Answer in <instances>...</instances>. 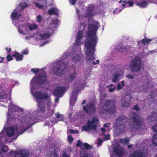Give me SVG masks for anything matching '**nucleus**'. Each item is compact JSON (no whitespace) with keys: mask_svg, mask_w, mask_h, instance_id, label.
<instances>
[{"mask_svg":"<svg viewBox=\"0 0 157 157\" xmlns=\"http://www.w3.org/2000/svg\"><path fill=\"white\" fill-rule=\"evenodd\" d=\"M31 71L34 73H37L38 72L41 71V74L35 77L30 82L31 91L32 94L34 97L37 102V105L40 112H43L45 109L44 105L42 102L41 99H45L48 101L47 104L48 109V114L50 116H52L54 113V109H51L49 106L51 105L50 102V98L49 95L45 93H42L41 91H37L34 92L33 90L36 89L39 85L43 84L46 81V75L45 72L42 70H39L37 68H32Z\"/></svg>","mask_w":157,"mask_h":157,"instance_id":"f257e3e1","label":"nucleus"},{"mask_svg":"<svg viewBox=\"0 0 157 157\" xmlns=\"http://www.w3.org/2000/svg\"><path fill=\"white\" fill-rule=\"evenodd\" d=\"M99 27L98 23L95 21H94L92 24L89 25V30L86 36L87 39L85 42L84 49L88 60L91 61L95 59V46L97 42L96 33Z\"/></svg>","mask_w":157,"mask_h":157,"instance_id":"f03ea898","label":"nucleus"},{"mask_svg":"<svg viewBox=\"0 0 157 157\" xmlns=\"http://www.w3.org/2000/svg\"><path fill=\"white\" fill-rule=\"evenodd\" d=\"M83 37V33L79 31L77 33L76 40L75 41V46L74 49V52L72 54L71 57L72 60L75 62H79L81 59V48L79 46L81 43V39Z\"/></svg>","mask_w":157,"mask_h":157,"instance_id":"7ed1b4c3","label":"nucleus"},{"mask_svg":"<svg viewBox=\"0 0 157 157\" xmlns=\"http://www.w3.org/2000/svg\"><path fill=\"white\" fill-rule=\"evenodd\" d=\"M51 21V23L49 27L50 29H48L45 31L44 33L39 34L41 39H45L49 38L52 34L54 28L59 23V21L57 19H52Z\"/></svg>","mask_w":157,"mask_h":157,"instance_id":"20e7f679","label":"nucleus"},{"mask_svg":"<svg viewBox=\"0 0 157 157\" xmlns=\"http://www.w3.org/2000/svg\"><path fill=\"white\" fill-rule=\"evenodd\" d=\"M100 111L103 113H108L109 114L114 113L116 111L114 102L109 100H107L102 107L100 109Z\"/></svg>","mask_w":157,"mask_h":157,"instance_id":"39448f33","label":"nucleus"},{"mask_svg":"<svg viewBox=\"0 0 157 157\" xmlns=\"http://www.w3.org/2000/svg\"><path fill=\"white\" fill-rule=\"evenodd\" d=\"M98 121L97 117H94L92 121H88L83 127V130L88 132H96L97 131V124Z\"/></svg>","mask_w":157,"mask_h":157,"instance_id":"423d86ee","label":"nucleus"},{"mask_svg":"<svg viewBox=\"0 0 157 157\" xmlns=\"http://www.w3.org/2000/svg\"><path fill=\"white\" fill-rule=\"evenodd\" d=\"M18 128L17 127L14 128L13 127H11L8 128L6 130L3 129L2 132L0 133V137L1 136V135H2L5 131V132L9 137L12 136L16 132V131H18ZM8 147L6 146H3L2 147H0V153L2 151L6 153V150L7 149Z\"/></svg>","mask_w":157,"mask_h":157,"instance_id":"0eeeda50","label":"nucleus"},{"mask_svg":"<svg viewBox=\"0 0 157 157\" xmlns=\"http://www.w3.org/2000/svg\"><path fill=\"white\" fill-rule=\"evenodd\" d=\"M56 66L53 69L54 73L57 75L60 76L64 74L67 66L62 61L57 62Z\"/></svg>","mask_w":157,"mask_h":157,"instance_id":"6e6552de","label":"nucleus"},{"mask_svg":"<svg viewBox=\"0 0 157 157\" xmlns=\"http://www.w3.org/2000/svg\"><path fill=\"white\" fill-rule=\"evenodd\" d=\"M142 67L141 59L139 57H136L131 62L130 68L133 72H138L140 71Z\"/></svg>","mask_w":157,"mask_h":157,"instance_id":"1a4fd4ad","label":"nucleus"},{"mask_svg":"<svg viewBox=\"0 0 157 157\" xmlns=\"http://www.w3.org/2000/svg\"><path fill=\"white\" fill-rule=\"evenodd\" d=\"M9 157H30L29 152L26 149L19 150L15 151H11L7 154Z\"/></svg>","mask_w":157,"mask_h":157,"instance_id":"9d476101","label":"nucleus"},{"mask_svg":"<svg viewBox=\"0 0 157 157\" xmlns=\"http://www.w3.org/2000/svg\"><path fill=\"white\" fill-rule=\"evenodd\" d=\"M126 121V118L124 116H121L118 117L116 121V125L117 129L121 133L124 128Z\"/></svg>","mask_w":157,"mask_h":157,"instance_id":"9b49d317","label":"nucleus"},{"mask_svg":"<svg viewBox=\"0 0 157 157\" xmlns=\"http://www.w3.org/2000/svg\"><path fill=\"white\" fill-rule=\"evenodd\" d=\"M133 121L134 122V128L136 129H141L144 127V123L140 119V117L135 113H132Z\"/></svg>","mask_w":157,"mask_h":157,"instance_id":"f8f14e48","label":"nucleus"},{"mask_svg":"<svg viewBox=\"0 0 157 157\" xmlns=\"http://www.w3.org/2000/svg\"><path fill=\"white\" fill-rule=\"evenodd\" d=\"M123 71L121 69H118L115 70L114 73L112 74L111 78L112 81L114 83L119 81L123 78Z\"/></svg>","mask_w":157,"mask_h":157,"instance_id":"ddd939ff","label":"nucleus"},{"mask_svg":"<svg viewBox=\"0 0 157 157\" xmlns=\"http://www.w3.org/2000/svg\"><path fill=\"white\" fill-rule=\"evenodd\" d=\"M27 6V4L25 3H21L18 7L15 9L11 14V17L13 20H16L17 19L18 17L21 16V13H19L17 10H21Z\"/></svg>","mask_w":157,"mask_h":157,"instance_id":"4468645a","label":"nucleus"},{"mask_svg":"<svg viewBox=\"0 0 157 157\" xmlns=\"http://www.w3.org/2000/svg\"><path fill=\"white\" fill-rule=\"evenodd\" d=\"M65 90V88L64 87L61 86L58 87L56 88L53 93L54 95L57 97L55 99V103L58 101L59 98L58 97H61Z\"/></svg>","mask_w":157,"mask_h":157,"instance_id":"2eb2a0df","label":"nucleus"},{"mask_svg":"<svg viewBox=\"0 0 157 157\" xmlns=\"http://www.w3.org/2000/svg\"><path fill=\"white\" fill-rule=\"evenodd\" d=\"M83 109L87 113L89 114L94 113L95 111V107L91 103H90L89 105L86 103L83 105Z\"/></svg>","mask_w":157,"mask_h":157,"instance_id":"dca6fc26","label":"nucleus"},{"mask_svg":"<svg viewBox=\"0 0 157 157\" xmlns=\"http://www.w3.org/2000/svg\"><path fill=\"white\" fill-rule=\"evenodd\" d=\"M132 98L129 96H126L122 99L121 105L123 107H126L130 105Z\"/></svg>","mask_w":157,"mask_h":157,"instance_id":"f3484780","label":"nucleus"},{"mask_svg":"<svg viewBox=\"0 0 157 157\" xmlns=\"http://www.w3.org/2000/svg\"><path fill=\"white\" fill-rule=\"evenodd\" d=\"M144 84L142 85L139 86L137 87L136 89V91L140 92H145L147 91V90L149 88L148 85V82L145 81V82H144Z\"/></svg>","mask_w":157,"mask_h":157,"instance_id":"a211bd4d","label":"nucleus"},{"mask_svg":"<svg viewBox=\"0 0 157 157\" xmlns=\"http://www.w3.org/2000/svg\"><path fill=\"white\" fill-rule=\"evenodd\" d=\"M8 110L9 113L7 114V116L8 118L9 119L11 116V114H10V111L12 112H18L20 110V109L11 102L9 106Z\"/></svg>","mask_w":157,"mask_h":157,"instance_id":"6ab92c4d","label":"nucleus"},{"mask_svg":"<svg viewBox=\"0 0 157 157\" xmlns=\"http://www.w3.org/2000/svg\"><path fill=\"white\" fill-rule=\"evenodd\" d=\"M113 149L117 155L119 156H122L123 155L124 151V149L123 147H121L120 145L114 146Z\"/></svg>","mask_w":157,"mask_h":157,"instance_id":"aec40b11","label":"nucleus"},{"mask_svg":"<svg viewBox=\"0 0 157 157\" xmlns=\"http://www.w3.org/2000/svg\"><path fill=\"white\" fill-rule=\"evenodd\" d=\"M33 120L31 117H26L25 118L22 120L21 123L22 124H28V125L30 124L29 125L26 126L27 128H26L27 129L29 128L30 126L34 124V123L33 122Z\"/></svg>","mask_w":157,"mask_h":157,"instance_id":"412c9836","label":"nucleus"},{"mask_svg":"<svg viewBox=\"0 0 157 157\" xmlns=\"http://www.w3.org/2000/svg\"><path fill=\"white\" fill-rule=\"evenodd\" d=\"M35 5L38 8H43L47 6L46 0H39L38 2L35 3Z\"/></svg>","mask_w":157,"mask_h":157,"instance_id":"4be33fe9","label":"nucleus"},{"mask_svg":"<svg viewBox=\"0 0 157 157\" xmlns=\"http://www.w3.org/2000/svg\"><path fill=\"white\" fill-rule=\"evenodd\" d=\"M77 71L75 70H74L73 72L71 73L66 79V81L68 82H71L73 81L77 75Z\"/></svg>","mask_w":157,"mask_h":157,"instance_id":"5701e85b","label":"nucleus"},{"mask_svg":"<svg viewBox=\"0 0 157 157\" xmlns=\"http://www.w3.org/2000/svg\"><path fill=\"white\" fill-rule=\"evenodd\" d=\"M18 29L19 32L22 35H25L28 33L27 29L23 25H19Z\"/></svg>","mask_w":157,"mask_h":157,"instance_id":"b1692460","label":"nucleus"},{"mask_svg":"<svg viewBox=\"0 0 157 157\" xmlns=\"http://www.w3.org/2000/svg\"><path fill=\"white\" fill-rule=\"evenodd\" d=\"M147 120L149 121H153V123L157 122V113H151L148 117Z\"/></svg>","mask_w":157,"mask_h":157,"instance_id":"393cba45","label":"nucleus"},{"mask_svg":"<svg viewBox=\"0 0 157 157\" xmlns=\"http://www.w3.org/2000/svg\"><path fill=\"white\" fill-rule=\"evenodd\" d=\"M77 94V92H74L73 93L70 101V104L71 105H72L76 102L77 98L76 97Z\"/></svg>","mask_w":157,"mask_h":157,"instance_id":"a878e982","label":"nucleus"},{"mask_svg":"<svg viewBox=\"0 0 157 157\" xmlns=\"http://www.w3.org/2000/svg\"><path fill=\"white\" fill-rule=\"evenodd\" d=\"M59 10L56 8H52L49 10L48 12V14H54L57 15H59Z\"/></svg>","mask_w":157,"mask_h":157,"instance_id":"bb28decb","label":"nucleus"},{"mask_svg":"<svg viewBox=\"0 0 157 157\" xmlns=\"http://www.w3.org/2000/svg\"><path fill=\"white\" fill-rule=\"evenodd\" d=\"M12 56L16 57V60L17 61H21L23 59V55H20L19 53L17 52H15V54L12 55Z\"/></svg>","mask_w":157,"mask_h":157,"instance_id":"cd10ccee","label":"nucleus"},{"mask_svg":"<svg viewBox=\"0 0 157 157\" xmlns=\"http://www.w3.org/2000/svg\"><path fill=\"white\" fill-rule=\"evenodd\" d=\"M27 26L29 29L31 31L36 29H37L38 26L36 24H28Z\"/></svg>","mask_w":157,"mask_h":157,"instance_id":"c85d7f7f","label":"nucleus"},{"mask_svg":"<svg viewBox=\"0 0 157 157\" xmlns=\"http://www.w3.org/2000/svg\"><path fill=\"white\" fill-rule=\"evenodd\" d=\"M83 150L82 149L80 151L81 157H93L92 155L89 153H87L84 151H83Z\"/></svg>","mask_w":157,"mask_h":157,"instance_id":"c756f323","label":"nucleus"},{"mask_svg":"<svg viewBox=\"0 0 157 157\" xmlns=\"http://www.w3.org/2000/svg\"><path fill=\"white\" fill-rule=\"evenodd\" d=\"M125 86L124 81V80H122L121 82L118 83L116 89L118 90H120L122 89L123 86Z\"/></svg>","mask_w":157,"mask_h":157,"instance_id":"7c9ffc66","label":"nucleus"},{"mask_svg":"<svg viewBox=\"0 0 157 157\" xmlns=\"http://www.w3.org/2000/svg\"><path fill=\"white\" fill-rule=\"evenodd\" d=\"M6 98L7 95L6 94L3 92L0 95V101L5 102Z\"/></svg>","mask_w":157,"mask_h":157,"instance_id":"2f4dec72","label":"nucleus"},{"mask_svg":"<svg viewBox=\"0 0 157 157\" xmlns=\"http://www.w3.org/2000/svg\"><path fill=\"white\" fill-rule=\"evenodd\" d=\"M151 40V39H144L138 42V44H140V43H142L144 45H145L148 43Z\"/></svg>","mask_w":157,"mask_h":157,"instance_id":"473e14b6","label":"nucleus"},{"mask_svg":"<svg viewBox=\"0 0 157 157\" xmlns=\"http://www.w3.org/2000/svg\"><path fill=\"white\" fill-rule=\"evenodd\" d=\"M136 4L140 6L141 8L145 7L147 6V4L146 2H142L140 3L137 2Z\"/></svg>","mask_w":157,"mask_h":157,"instance_id":"72a5a7b5","label":"nucleus"},{"mask_svg":"<svg viewBox=\"0 0 157 157\" xmlns=\"http://www.w3.org/2000/svg\"><path fill=\"white\" fill-rule=\"evenodd\" d=\"M152 143L155 146H157V133L153 136Z\"/></svg>","mask_w":157,"mask_h":157,"instance_id":"f704fd0d","label":"nucleus"},{"mask_svg":"<svg viewBox=\"0 0 157 157\" xmlns=\"http://www.w3.org/2000/svg\"><path fill=\"white\" fill-rule=\"evenodd\" d=\"M131 157H142L140 152H136L131 155Z\"/></svg>","mask_w":157,"mask_h":157,"instance_id":"c9c22d12","label":"nucleus"},{"mask_svg":"<svg viewBox=\"0 0 157 157\" xmlns=\"http://www.w3.org/2000/svg\"><path fill=\"white\" fill-rule=\"evenodd\" d=\"M104 128H101V131L102 132V134L103 135H105V132L107 131V130H109V128L108 126L106 124H104Z\"/></svg>","mask_w":157,"mask_h":157,"instance_id":"e433bc0d","label":"nucleus"},{"mask_svg":"<svg viewBox=\"0 0 157 157\" xmlns=\"http://www.w3.org/2000/svg\"><path fill=\"white\" fill-rule=\"evenodd\" d=\"M23 127H24V126H22L21 127V129L19 130V131H18L20 128H18V126H17L16 127L17 128H18V131H16V132H15V133H16L17 132V133H16V134H17V133L19 134H22V133H23L27 129V128H24Z\"/></svg>","mask_w":157,"mask_h":157,"instance_id":"4c0bfd02","label":"nucleus"},{"mask_svg":"<svg viewBox=\"0 0 157 157\" xmlns=\"http://www.w3.org/2000/svg\"><path fill=\"white\" fill-rule=\"evenodd\" d=\"M129 139L128 138H126L121 139V143L122 144L125 145L128 144Z\"/></svg>","mask_w":157,"mask_h":157,"instance_id":"58836bf2","label":"nucleus"},{"mask_svg":"<svg viewBox=\"0 0 157 157\" xmlns=\"http://www.w3.org/2000/svg\"><path fill=\"white\" fill-rule=\"evenodd\" d=\"M83 146L86 149H92V146L89 145L88 143H85L83 144Z\"/></svg>","mask_w":157,"mask_h":157,"instance_id":"ea45409f","label":"nucleus"},{"mask_svg":"<svg viewBox=\"0 0 157 157\" xmlns=\"http://www.w3.org/2000/svg\"><path fill=\"white\" fill-rule=\"evenodd\" d=\"M43 20L42 16L40 15H38L36 17V21L37 22H40Z\"/></svg>","mask_w":157,"mask_h":157,"instance_id":"a19ab883","label":"nucleus"},{"mask_svg":"<svg viewBox=\"0 0 157 157\" xmlns=\"http://www.w3.org/2000/svg\"><path fill=\"white\" fill-rule=\"evenodd\" d=\"M56 117L59 119V121H62L63 120V116L62 114H60L59 113H57L56 114Z\"/></svg>","mask_w":157,"mask_h":157,"instance_id":"79ce46f5","label":"nucleus"},{"mask_svg":"<svg viewBox=\"0 0 157 157\" xmlns=\"http://www.w3.org/2000/svg\"><path fill=\"white\" fill-rule=\"evenodd\" d=\"M89 9L88 10L87 13V14L86 15V17H88V18H90L92 15V11L91 9H90V10H89Z\"/></svg>","mask_w":157,"mask_h":157,"instance_id":"37998d69","label":"nucleus"},{"mask_svg":"<svg viewBox=\"0 0 157 157\" xmlns=\"http://www.w3.org/2000/svg\"><path fill=\"white\" fill-rule=\"evenodd\" d=\"M152 129L153 131L157 133V124H155L152 127Z\"/></svg>","mask_w":157,"mask_h":157,"instance_id":"c03bdc74","label":"nucleus"},{"mask_svg":"<svg viewBox=\"0 0 157 157\" xmlns=\"http://www.w3.org/2000/svg\"><path fill=\"white\" fill-rule=\"evenodd\" d=\"M110 135L109 134H108L107 135H105V137L103 138V140H106L109 139Z\"/></svg>","mask_w":157,"mask_h":157,"instance_id":"a18cd8bd","label":"nucleus"},{"mask_svg":"<svg viewBox=\"0 0 157 157\" xmlns=\"http://www.w3.org/2000/svg\"><path fill=\"white\" fill-rule=\"evenodd\" d=\"M102 143V140L101 139H98V141L97 143L98 146H100L101 145Z\"/></svg>","mask_w":157,"mask_h":157,"instance_id":"49530a36","label":"nucleus"},{"mask_svg":"<svg viewBox=\"0 0 157 157\" xmlns=\"http://www.w3.org/2000/svg\"><path fill=\"white\" fill-rule=\"evenodd\" d=\"M69 132L71 133H76V134H78V130H74L72 129H70L69 130Z\"/></svg>","mask_w":157,"mask_h":157,"instance_id":"de8ad7c7","label":"nucleus"},{"mask_svg":"<svg viewBox=\"0 0 157 157\" xmlns=\"http://www.w3.org/2000/svg\"><path fill=\"white\" fill-rule=\"evenodd\" d=\"M109 91L110 92H113L115 90L116 88L115 87H113V88L112 87H109Z\"/></svg>","mask_w":157,"mask_h":157,"instance_id":"09e8293b","label":"nucleus"},{"mask_svg":"<svg viewBox=\"0 0 157 157\" xmlns=\"http://www.w3.org/2000/svg\"><path fill=\"white\" fill-rule=\"evenodd\" d=\"M125 76L126 78L130 79H133L134 78V76L132 75H131L130 74L126 75Z\"/></svg>","mask_w":157,"mask_h":157,"instance_id":"8fccbe9b","label":"nucleus"},{"mask_svg":"<svg viewBox=\"0 0 157 157\" xmlns=\"http://www.w3.org/2000/svg\"><path fill=\"white\" fill-rule=\"evenodd\" d=\"M6 58L7 60L9 61L12 60L13 59L12 57L9 55H8L7 56Z\"/></svg>","mask_w":157,"mask_h":157,"instance_id":"3c124183","label":"nucleus"},{"mask_svg":"<svg viewBox=\"0 0 157 157\" xmlns=\"http://www.w3.org/2000/svg\"><path fill=\"white\" fill-rule=\"evenodd\" d=\"M76 1V0H69V2L72 5H74L75 4Z\"/></svg>","mask_w":157,"mask_h":157,"instance_id":"603ef678","label":"nucleus"},{"mask_svg":"<svg viewBox=\"0 0 157 157\" xmlns=\"http://www.w3.org/2000/svg\"><path fill=\"white\" fill-rule=\"evenodd\" d=\"M68 55V54L67 53H64L62 56V59H64L67 58Z\"/></svg>","mask_w":157,"mask_h":157,"instance_id":"864d4df0","label":"nucleus"},{"mask_svg":"<svg viewBox=\"0 0 157 157\" xmlns=\"http://www.w3.org/2000/svg\"><path fill=\"white\" fill-rule=\"evenodd\" d=\"M133 109L136 110V111H138L139 110V108L138 106L136 105L134 107Z\"/></svg>","mask_w":157,"mask_h":157,"instance_id":"5fc2aeb1","label":"nucleus"},{"mask_svg":"<svg viewBox=\"0 0 157 157\" xmlns=\"http://www.w3.org/2000/svg\"><path fill=\"white\" fill-rule=\"evenodd\" d=\"M127 3H128L130 6H132L133 4V2L130 1H127Z\"/></svg>","mask_w":157,"mask_h":157,"instance_id":"6e6d98bb","label":"nucleus"},{"mask_svg":"<svg viewBox=\"0 0 157 157\" xmlns=\"http://www.w3.org/2000/svg\"><path fill=\"white\" fill-rule=\"evenodd\" d=\"M73 139L71 136H68V140L71 142L73 140Z\"/></svg>","mask_w":157,"mask_h":157,"instance_id":"4d7b16f0","label":"nucleus"},{"mask_svg":"<svg viewBox=\"0 0 157 157\" xmlns=\"http://www.w3.org/2000/svg\"><path fill=\"white\" fill-rule=\"evenodd\" d=\"M82 144V143L80 142V141H79L78 142L77 144V146H81Z\"/></svg>","mask_w":157,"mask_h":157,"instance_id":"13d9d810","label":"nucleus"},{"mask_svg":"<svg viewBox=\"0 0 157 157\" xmlns=\"http://www.w3.org/2000/svg\"><path fill=\"white\" fill-rule=\"evenodd\" d=\"M29 52L28 50H24L23 51V53L24 54H28Z\"/></svg>","mask_w":157,"mask_h":157,"instance_id":"bf43d9fd","label":"nucleus"},{"mask_svg":"<svg viewBox=\"0 0 157 157\" xmlns=\"http://www.w3.org/2000/svg\"><path fill=\"white\" fill-rule=\"evenodd\" d=\"M127 4V1H124L123 2V4L122 5V7H124L126 6V4Z\"/></svg>","mask_w":157,"mask_h":157,"instance_id":"052dcab7","label":"nucleus"},{"mask_svg":"<svg viewBox=\"0 0 157 157\" xmlns=\"http://www.w3.org/2000/svg\"><path fill=\"white\" fill-rule=\"evenodd\" d=\"M63 157H70V156L67 154L64 153L63 155Z\"/></svg>","mask_w":157,"mask_h":157,"instance_id":"680f3d73","label":"nucleus"},{"mask_svg":"<svg viewBox=\"0 0 157 157\" xmlns=\"http://www.w3.org/2000/svg\"><path fill=\"white\" fill-rule=\"evenodd\" d=\"M48 41H46V42H44V43H43V44H41V45H40V46H44L45 44H46L48 43Z\"/></svg>","mask_w":157,"mask_h":157,"instance_id":"e2e57ef3","label":"nucleus"},{"mask_svg":"<svg viewBox=\"0 0 157 157\" xmlns=\"http://www.w3.org/2000/svg\"><path fill=\"white\" fill-rule=\"evenodd\" d=\"M104 90V89L103 87H100V94H101V92H103V91Z\"/></svg>","mask_w":157,"mask_h":157,"instance_id":"0e129e2a","label":"nucleus"},{"mask_svg":"<svg viewBox=\"0 0 157 157\" xmlns=\"http://www.w3.org/2000/svg\"><path fill=\"white\" fill-rule=\"evenodd\" d=\"M113 84H111L110 85H109L107 86L106 87L107 88H109V87H112L113 86Z\"/></svg>","mask_w":157,"mask_h":157,"instance_id":"69168bd1","label":"nucleus"},{"mask_svg":"<svg viewBox=\"0 0 157 157\" xmlns=\"http://www.w3.org/2000/svg\"><path fill=\"white\" fill-rule=\"evenodd\" d=\"M6 51H7L8 50V52H10L11 51V49L10 48H6Z\"/></svg>","mask_w":157,"mask_h":157,"instance_id":"338daca9","label":"nucleus"},{"mask_svg":"<svg viewBox=\"0 0 157 157\" xmlns=\"http://www.w3.org/2000/svg\"><path fill=\"white\" fill-rule=\"evenodd\" d=\"M131 48V46H128L125 47V48L126 49H130Z\"/></svg>","mask_w":157,"mask_h":157,"instance_id":"774afa93","label":"nucleus"}]
</instances>
